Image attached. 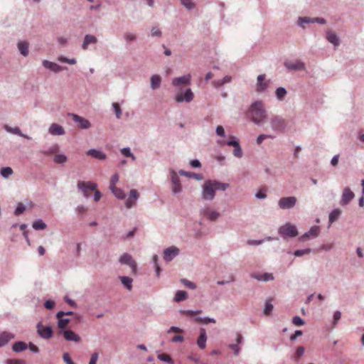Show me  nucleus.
I'll return each mask as SVG.
<instances>
[{
  "label": "nucleus",
  "mask_w": 364,
  "mask_h": 364,
  "mask_svg": "<svg viewBox=\"0 0 364 364\" xmlns=\"http://www.w3.org/2000/svg\"><path fill=\"white\" fill-rule=\"evenodd\" d=\"M272 128L275 131L282 132L286 127L284 119L279 117H274L271 120Z\"/></svg>",
  "instance_id": "11"
},
{
  "label": "nucleus",
  "mask_w": 364,
  "mask_h": 364,
  "mask_svg": "<svg viewBox=\"0 0 364 364\" xmlns=\"http://www.w3.org/2000/svg\"><path fill=\"white\" fill-rule=\"evenodd\" d=\"M287 94V91L283 87H279L276 90V95L279 100H282Z\"/></svg>",
  "instance_id": "47"
},
{
  "label": "nucleus",
  "mask_w": 364,
  "mask_h": 364,
  "mask_svg": "<svg viewBox=\"0 0 364 364\" xmlns=\"http://www.w3.org/2000/svg\"><path fill=\"white\" fill-rule=\"evenodd\" d=\"M56 318H58V327L60 328V331H65L70 322V319L65 316L64 311L58 312Z\"/></svg>",
  "instance_id": "9"
},
{
  "label": "nucleus",
  "mask_w": 364,
  "mask_h": 364,
  "mask_svg": "<svg viewBox=\"0 0 364 364\" xmlns=\"http://www.w3.org/2000/svg\"><path fill=\"white\" fill-rule=\"evenodd\" d=\"M49 132L52 135H63L65 134V130L62 126L53 123L49 128Z\"/></svg>",
  "instance_id": "22"
},
{
  "label": "nucleus",
  "mask_w": 364,
  "mask_h": 364,
  "mask_svg": "<svg viewBox=\"0 0 364 364\" xmlns=\"http://www.w3.org/2000/svg\"><path fill=\"white\" fill-rule=\"evenodd\" d=\"M87 154V155L100 160H105L107 157L104 153L96 149H90Z\"/></svg>",
  "instance_id": "28"
},
{
  "label": "nucleus",
  "mask_w": 364,
  "mask_h": 364,
  "mask_svg": "<svg viewBox=\"0 0 364 364\" xmlns=\"http://www.w3.org/2000/svg\"><path fill=\"white\" fill-rule=\"evenodd\" d=\"M273 310V305L272 304L271 300H268L266 301L264 309V314L265 315H269Z\"/></svg>",
  "instance_id": "45"
},
{
  "label": "nucleus",
  "mask_w": 364,
  "mask_h": 364,
  "mask_svg": "<svg viewBox=\"0 0 364 364\" xmlns=\"http://www.w3.org/2000/svg\"><path fill=\"white\" fill-rule=\"evenodd\" d=\"M178 254V249L175 247L167 248L164 250V259L170 262Z\"/></svg>",
  "instance_id": "16"
},
{
  "label": "nucleus",
  "mask_w": 364,
  "mask_h": 364,
  "mask_svg": "<svg viewBox=\"0 0 364 364\" xmlns=\"http://www.w3.org/2000/svg\"><path fill=\"white\" fill-rule=\"evenodd\" d=\"M179 173L182 176H185L188 178H194L198 181L201 180L203 178L200 174H198V173H192V172H187V171H182V170L179 171Z\"/></svg>",
  "instance_id": "36"
},
{
  "label": "nucleus",
  "mask_w": 364,
  "mask_h": 364,
  "mask_svg": "<svg viewBox=\"0 0 364 364\" xmlns=\"http://www.w3.org/2000/svg\"><path fill=\"white\" fill-rule=\"evenodd\" d=\"M191 75L188 74L182 77L174 78L172 81V84L174 87H178L180 85H189L191 83Z\"/></svg>",
  "instance_id": "17"
},
{
  "label": "nucleus",
  "mask_w": 364,
  "mask_h": 364,
  "mask_svg": "<svg viewBox=\"0 0 364 364\" xmlns=\"http://www.w3.org/2000/svg\"><path fill=\"white\" fill-rule=\"evenodd\" d=\"M13 173V170L10 167H4L1 169V175L4 178H8Z\"/></svg>",
  "instance_id": "44"
},
{
  "label": "nucleus",
  "mask_w": 364,
  "mask_h": 364,
  "mask_svg": "<svg viewBox=\"0 0 364 364\" xmlns=\"http://www.w3.org/2000/svg\"><path fill=\"white\" fill-rule=\"evenodd\" d=\"M207 336L205 330L202 328L200 331V336L197 340V344L200 349H204L206 346Z\"/></svg>",
  "instance_id": "24"
},
{
  "label": "nucleus",
  "mask_w": 364,
  "mask_h": 364,
  "mask_svg": "<svg viewBox=\"0 0 364 364\" xmlns=\"http://www.w3.org/2000/svg\"><path fill=\"white\" fill-rule=\"evenodd\" d=\"M355 195L349 188H345L343 192L341 205H347L353 198Z\"/></svg>",
  "instance_id": "14"
},
{
  "label": "nucleus",
  "mask_w": 364,
  "mask_h": 364,
  "mask_svg": "<svg viewBox=\"0 0 364 364\" xmlns=\"http://www.w3.org/2000/svg\"><path fill=\"white\" fill-rule=\"evenodd\" d=\"M33 228L35 230H44L46 228V225L41 220H38L33 223Z\"/></svg>",
  "instance_id": "43"
},
{
  "label": "nucleus",
  "mask_w": 364,
  "mask_h": 364,
  "mask_svg": "<svg viewBox=\"0 0 364 364\" xmlns=\"http://www.w3.org/2000/svg\"><path fill=\"white\" fill-rule=\"evenodd\" d=\"M201 311H191V310H186V311H182L181 313L184 315L189 316H194L198 314H200Z\"/></svg>",
  "instance_id": "58"
},
{
  "label": "nucleus",
  "mask_w": 364,
  "mask_h": 364,
  "mask_svg": "<svg viewBox=\"0 0 364 364\" xmlns=\"http://www.w3.org/2000/svg\"><path fill=\"white\" fill-rule=\"evenodd\" d=\"M113 108L115 111L116 117L117 119H120L122 114V110L120 109V106L117 102H114L112 104Z\"/></svg>",
  "instance_id": "51"
},
{
  "label": "nucleus",
  "mask_w": 364,
  "mask_h": 364,
  "mask_svg": "<svg viewBox=\"0 0 364 364\" xmlns=\"http://www.w3.org/2000/svg\"><path fill=\"white\" fill-rule=\"evenodd\" d=\"M158 358L162 361L167 362L169 363H173L172 358L168 354H166V353L160 354V355H159Z\"/></svg>",
  "instance_id": "49"
},
{
  "label": "nucleus",
  "mask_w": 364,
  "mask_h": 364,
  "mask_svg": "<svg viewBox=\"0 0 364 364\" xmlns=\"http://www.w3.org/2000/svg\"><path fill=\"white\" fill-rule=\"evenodd\" d=\"M43 65L45 68H46L55 73L60 72L63 70V68L60 67V65H58V64H56L55 63H53V62L48 61L47 60H45L43 61Z\"/></svg>",
  "instance_id": "23"
},
{
  "label": "nucleus",
  "mask_w": 364,
  "mask_h": 364,
  "mask_svg": "<svg viewBox=\"0 0 364 364\" xmlns=\"http://www.w3.org/2000/svg\"><path fill=\"white\" fill-rule=\"evenodd\" d=\"M139 196V194L136 190H135V189L131 190L129 196L126 201V207L127 208H131L135 204Z\"/></svg>",
  "instance_id": "19"
},
{
  "label": "nucleus",
  "mask_w": 364,
  "mask_h": 364,
  "mask_svg": "<svg viewBox=\"0 0 364 364\" xmlns=\"http://www.w3.org/2000/svg\"><path fill=\"white\" fill-rule=\"evenodd\" d=\"M269 80H266V75L262 74L258 75L257 79L256 91L262 92L264 91L269 86Z\"/></svg>",
  "instance_id": "10"
},
{
  "label": "nucleus",
  "mask_w": 364,
  "mask_h": 364,
  "mask_svg": "<svg viewBox=\"0 0 364 364\" xmlns=\"http://www.w3.org/2000/svg\"><path fill=\"white\" fill-rule=\"evenodd\" d=\"M341 210H338V209H336L334 210H333L331 213H330V215H329V221L330 223H333L334 221H336L338 218L339 217V215H341Z\"/></svg>",
  "instance_id": "39"
},
{
  "label": "nucleus",
  "mask_w": 364,
  "mask_h": 364,
  "mask_svg": "<svg viewBox=\"0 0 364 364\" xmlns=\"http://www.w3.org/2000/svg\"><path fill=\"white\" fill-rule=\"evenodd\" d=\"M193 97L194 95L193 92L190 88H188L186 90L184 94H183L182 92H178L175 97V100L177 102H190L193 100Z\"/></svg>",
  "instance_id": "7"
},
{
  "label": "nucleus",
  "mask_w": 364,
  "mask_h": 364,
  "mask_svg": "<svg viewBox=\"0 0 364 364\" xmlns=\"http://www.w3.org/2000/svg\"><path fill=\"white\" fill-rule=\"evenodd\" d=\"M296 203V198L294 196L281 198L278 205L281 209H289L293 208Z\"/></svg>",
  "instance_id": "5"
},
{
  "label": "nucleus",
  "mask_w": 364,
  "mask_h": 364,
  "mask_svg": "<svg viewBox=\"0 0 364 364\" xmlns=\"http://www.w3.org/2000/svg\"><path fill=\"white\" fill-rule=\"evenodd\" d=\"M112 193L119 199H124L125 198V194L124 191L117 187H114L110 188Z\"/></svg>",
  "instance_id": "37"
},
{
  "label": "nucleus",
  "mask_w": 364,
  "mask_h": 364,
  "mask_svg": "<svg viewBox=\"0 0 364 364\" xmlns=\"http://www.w3.org/2000/svg\"><path fill=\"white\" fill-rule=\"evenodd\" d=\"M235 139V136H231L230 140H228L226 142V144L229 146H233V147H235V146L239 144V142L237 141H236Z\"/></svg>",
  "instance_id": "59"
},
{
  "label": "nucleus",
  "mask_w": 364,
  "mask_h": 364,
  "mask_svg": "<svg viewBox=\"0 0 364 364\" xmlns=\"http://www.w3.org/2000/svg\"><path fill=\"white\" fill-rule=\"evenodd\" d=\"M233 154L237 158H241L242 156V151L240 144H237L234 147Z\"/></svg>",
  "instance_id": "48"
},
{
  "label": "nucleus",
  "mask_w": 364,
  "mask_h": 364,
  "mask_svg": "<svg viewBox=\"0 0 364 364\" xmlns=\"http://www.w3.org/2000/svg\"><path fill=\"white\" fill-rule=\"evenodd\" d=\"M26 210L25 205L23 203H18L17 208L15 210V214L18 215L23 213Z\"/></svg>",
  "instance_id": "54"
},
{
  "label": "nucleus",
  "mask_w": 364,
  "mask_h": 364,
  "mask_svg": "<svg viewBox=\"0 0 364 364\" xmlns=\"http://www.w3.org/2000/svg\"><path fill=\"white\" fill-rule=\"evenodd\" d=\"M304 353V348L302 346H299L297 348L294 356L296 360L299 359L301 355H303Z\"/></svg>",
  "instance_id": "55"
},
{
  "label": "nucleus",
  "mask_w": 364,
  "mask_h": 364,
  "mask_svg": "<svg viewBox=\"0 0 364 364\" xmlns=\"http://www.w3.org/2000/svg\"><path fill=\"white\" fill-rule=\"evenodd\" d=\"M318 23L321 24H324L326 23V20L322 18H310L307 17L301 18H300V25L302 26L303 23Z\"/></svg>",
  "instance_id": "26"
},
{
  "label": "nucleus",
  "mask_w": 364,
  "mask_h": 364,
  "mask_svg": "<svg viewBox=\"0 0 364 364\" xmlns=\"http://www.w3.org/2000/svg\"><path fill=\"white\" fill-rule=\"evenodd\" d=\"M121 153L126 157H130L133 161L136 159V157L132 154L129 148H123L121 149Z\"/></svg>",
  "instance_id": "46"
},
{
  "label": "nucleus",
  "mask_w": 364,
  "mask_h": 364,
  "mask_svg": "<svg viewBox=\"0 0 364 364\" xmlns=\"http://www.w3.org/2000/svg\"><path fill=\"white\" fill-rule=\"evenodd\" d=\"M232 80V77L229 75H226L225 77H223V79L222 80H215L213 82V85L215 87H220L221 86H223L224 84L225 83H228L231 81Z\"/></svg>",
  "instance_id": "31"
},
{
  "label": "nucleus",
  "mask_w": 364,
  "mask_h": 364,
  "mask_svg": "<svg viewBox=\"0 0 364 364\" xmlns=\"http://www.w3.org/2000/svg\"><path fill=\"white\" fill-rule=\"evenodd\" d=\"M119 181V176L118 174L115 173L110 178V184H109V189L112 188H114L116 186L117 183Z\"/></svg>",
  "instance_id": "50"
},
{
  "label": "nucleus",
  "mask_w": 364,
  "mask_h": 364,
  "mask_svg": "<svg viewBox=\"0 0 364 364\" xmlns=\"http://www.w3.org/2000/svg\"><path fill=\"white\" fill-rule=\"evenodd\" d=\"M98 360V353H93L91 355L89 364H96Z\"/></svg>",
  "instance_id": "64"
},
{
  "label": "nucleus",
  "mask_w": 364,
  "mask_h": 364,
  "mask_svg": "<svg viewBox=\"0 0 364 364\" xmlns=\"http://www.w3.org/2000/svg\"><path fill=\"white\" fill-rule=\"evenodd\" d=\"M161 83V77L157 75H154L151 77V86L152 89L155 90L158 88Z\"/></svg>",
  "instance_id": "35"
},
{
  "label": "nucleus",
  "mask_w": 364,
  "mask_h": 364,
  "mask_svg": "<svg viewBox=\"0 0 364 364\" xmlns=\"http://www.w3.org/2000/svg\"><path fill=\"white\" fill-rule=\"evenodd\" d=\"M55 301L51 300H48L45 302L44 306L47 309H52L55 306Z\"/></svg>",
  "instance_id": "63"
},
{
  "label": "nucleus",
  "mask_w": 364,
  "mask_h": 364,
  "mask_svg": "<svg viewBox=\"0 0 364 364\" xmlns=\"http://www.w3.org/2000/svg\"><path fill=\"white\" fill-rule=\"evenodd\" d=\"M292 323L296 326H302L304 321L299 316H294L292 319Z\"/></svg>",
  "instance_id": "57"
},
{
  "label": "nucleus",
  "mask_w": 364,
  "mask_h": 364,
  "mask_svg": "<svg viewBox=\"0 0 364 364\" xmlns=\"http://www.w3.org/2000/svg\"><path fill=\"white\" fill-rule=\"evenodd\" d=\"M187 299V293L185 291H178L176 293L174 300L176 301H181Z\"/></svg>",
  "instance_id": "38"
},
{
  "label": "nucleus",
  "mask_w": 364,
  "mask_h": 364,
  "mask_svg": "<svg viewBox=\"0 0 364 364\" xmlns=\"http://www.w3.org/2000/svg\"><path fill=\"white\" fill-rule=\"evenodd\" d=\"M69 115L73 117L75 122L78 123L81 129H88L90 127V123L87 119L75 114H70Z\"/></svg>",
  "instance_id": "13"
},
{
  "label": "nucleus",
  "mask_w": 364,
  "mask_h": 364,
  "mask_svg": "<svg viewBox=\"0 0 364 364\" xmlns=\"http://www.w3.org/2000/svg\"><path fill=\"white\" fill-rule=\"evenodd\" d=\"M181 282L188 288L191 289H195L196 288V284L191 282V281H188L187 279H181Z\"/></svg>",
  "instance_id": "52"
},
{
  "label": "nucleus",
  "mask_w": 364,
  "mask_h": 364,
  "mask_svg": "<svg viewBox=\"0 0 364 364\" xmlns=\"http://www.w3.org/2000/svg\"><path fill=\"white\" fill-rule=\"evenodd\" d=\"M326 39L330 43L333 44L335 46H338L339 45V39H338V36H336V34L334 32H333L331 31H328L326 32Z\"/></svg>",
  "instance_id": "27"
},
{
  "label": "nucleus",
  "mask_w": 364,
  "mask_h": 364,
  "mask_svg": "<svg viewBox=\"0 0 364 364\" xmlns=\"http://www.w3.org/2000/svg\"><path fill=\"white\" fill-rule=\"evenodd\" d=\"M171 181L173 191L175 193L180 192L181 191V186L179 181V178L175 172L172 173Z\"/></svg>",
  "instance_id": "20"
},
{
  "label": "nucleus",
  "mask_w": 364,
  "mask_h": 364,
  "mask_svg": "<svg viewBox=\"0 0 364 364\" xmlns=\"http://www.w3.org/2000/svg\"><path fill=\"white\" fill-rule=\"evenodd\" d=\"M181 3L188 10L193 9L196 6L193 0H181Z\"/></svg>",
  "instance_id": "42"
},
{
  "label": "nucleus",
  "mask_w": 364,
  "mask_h": 364,
  "mask_svg": "<svg viewBox=\"0 0 364 364\" xmlns=\"http://www.w3.org/2000/svg\"><path fill=\"white\" fill-rule=\"evenodd\" d=\"M124 38L127 41H132L136 39V36L131 33H127L124 34Z\"/></svg>",
  "instance_id": "62"
},
{
  "label": "nucleus",
  "mask_w": 364,
  "mask_h": 364,
  "mask_svg": "<svg viewBox=\"0 0 364 364\" xmlns=\"http://www.w3.org/2000/svg\"><path fill=\"white\" fill-rule=\"evenodd\" d=\"M77 188L82 192L85 197L88 198L90 196V191L95 190L97 185L90 181H79Z\"/></svg>",
  "instance_id": "4"
},
{
  "label": "nucleus",
  "mask_w": 364,
  "mask_h": 364,
  "mask_svg": "<svg viewBox=\"0 0 364 364\" xmlns=\"http://www.w3.org/2000/svg\"><path fill=\"white\" fill-rule=\"evenodd\" d=\"M14 338V336L9 332L4 331L0 334V347L5 346L8 342Z\"/></svg>",
  "instance_id": "25"
},
{
  "label": "nucleus",
  "mask_w": 364,
  "mask_h": 364,
  "mask_svg": "<svg viewBox=\"0 0 364 364\" xmlns=\"http://www.w3.org/2000/svg\"><path fill=\"white\" fill-rule=\"evenodd\" d=\"M27 348V345L24 342L18 341L13 345L12 349L15 352H21Z\"/></svg>",
  "instance_id": "33"
},
{
  "label": "nucleus",
  "mask_w": 364,
  "mask_h": 364,
  "mask_svg": "<svg viewBox=\"0 0 364 364\" xmlns=\"http://www.w3.org/2000/svg\"><path fill=\"white\" fill-rule=\"evenodd\" d=\"M284 65L288 70H298L304 69V64L299 60L287 61L284 63Z\"/></svg>",
  "instance_id": "18"
},
{
  "label": "nucleus",
  "mask_w": 364,
  "mask_h": 364,
  "mask_svg": "<svg viewBox=\"0 0 364 364\" xmlns=\"http://www.w3.org/2000/svg\"><path fill=\"white\" fill-rule=\"evenodd\" d=\"M120 281L123 284V285L129 290H131L132 288V279L129 277H119Z\"/></svg>",
  "instance_id": "34"
},
{
  "label": "nucleus",
  "mask_w": 364,
  "mask_h": 364,
  "mask_svg": "<svg viewBox=\"0 0 364 364\" xmlns=\"http://www.w3.org/2000/svg\"><path fill=\"white\" fill-rule=\"evenodd\" d=\"M229 185L215 181H206L203 186V198L205 200H213L217 190L225 191Z\"/></svg>",
  "instance_id": "2"
},
{
  "label": "nucleus",
  "mask_w": 364,
  "mask_h": 364,
  "mask_svg": "<svg viewBox=\"0 0 364 364\" xmlns=\"http://www.w3.org/2000/svg\"><path fill=\"white\" fill-rule=\"evenodd\" d=\"M4 128L5 129V130L8 132H10V133H12V134H17V135H19L21 136H23V137H25V138H27L28 139V136H26L24 134H23L21 132V130L19 129L18 127H14V128H12L8 125H4Z\"/></svg>",
  "instance_id": "32"
},
{
  "label": "nucleus",
  "mask_w": 364,
  "mask_h": 364,
  "mask_svg": "<svg viewBox=\"0 0 364 364\" xmlns=\"http://www.w3.org/2000/svg\"><path fill=\"white\" fill-rule=\"evenodd\" d=\"M195 321L197 323H205V324H208L209 323H215V320L214 318H208V317H205V318H200V317H196L195 318Z\"/></svg>",
  "instance_id": "40"
},
{
  "label": "nucleus",
  "mask_w": 364,
  "mask_h": 364,
  "mask_svg": "<svg viewBox=\"0 0 364 364\" xmlns=\"http://www.w3.org/2000/svg\"><path fill=\"white\" fill-rule=\"evenodd\" d=\"M279 233L284 238L287 237H294L298 235V231L295 225L291 223H286L279 228Z\"/></svg>",
  "instance_id": "3"
},
{
  "label": "nucleus",
  "mask_w": 364,
  "mask_h": 364,
  "mask_svg": "<svg viewBox=\"0 0 364 364\" xmlns=\"http://www.w3.org/2000/svg\"><path fill=\"white\" fill-rule=\"evenodd\" d=\"M6 364H26V361L21 359H8Z\"/></svg>",
  "instance_id": "53"
},
{
  "label": "nucleus",
  "mask_w": 364,
  "mask_h": 364,
  "mask_svg": "<svg viewBox=\"0 0 364 364\" xmlns=\"http://www.w3.org/2000/svg\"><path fill=\"white\" fill-rule=\"evenodd\" d=\"M311 252L310 249H305V250H298L294 252V255L296 257H300L305 254H309Z\"/></svg>",
  "instance_id": "56"
},
{
  "label": "nucleus",
  "mask_w": 364,
  "mask_h": 364,
  "mask_svg": "<svg viewBox=\"0 0 364 364\" xmlns=\"http://www.w3.org/2000/svg\"><path fill=\"white\" fill-rule=\"evenodd\" d=\"M97 42V38L95 36L92 35H86L84 39V42L82 43V48L86 50L87 46L90 43H95Z\"/></svg>",
  "instance_id": "29"
},
{
  "label": "nucleus",
  "mask_w": 364,
  "mask_h": 364,
  "mask_svg": "<svg viewBox=\"0 0 364 364\" xmlns=\"http://www.w3.org/2000/svg\"><path fill=\"white\" fill-rule=\"evenodd\" d=\"M203 213L205 217L213 221L218 219L220 216V213L218 212L209 208L204 209Z\"/></svg>",
  "instance_id": "21"
},
{
  "label": "nucleus",
  "mask_w": 364,
  "mask_h": 364,
  "mask_svg": "<svg viewBox=\"0 0 364 364\" xmlns=\"http://www.w3.org/2000/svg\"><path fill=\"white\" fill-rule=\"evenodd\" d=\"M119 262L122 264H127L132 269V271L134 274H136V262L132 259V256L127 253L123 254L120 258Z\"/></svg>",
  "instance_id": "6"
},
{
  "label": "nucleus",
  "mask_w": 364,
  "mask_h": 364,
  "mask_svg": "<svg viewBox=\"0 0 364 364\" xmlns=\"http://www.w3.org/2000/svg\"><path fill=\"white\" fill-rule=\"evenodd\" d=\"M59 334H63L67 341L74 342H79L80 341V337L71 330L60 331Z\"/></svg>",
  "instance_id": "12"
},
{
  "label": "nucleus",
  "mask_w": 364,
  "mask_h": 364,
  "mask_svg": "<svg viewBox=\"0 0 364 364\" xmlns=\"http://www.w3.org/2000/svg\"><path fill=\"white\" fill-rule=\"evenodd\" d=\"M58 149H59L58 146L55 145V146H53L52 147H50L48 151H46L45 152V154L47 155H50V154L56 153L58 151Z\"/></svg>",
  "instance_id": "60"
},
{
  "label": "nucleus",
  "mask_w": 364,
  "mask_h": 364,
  "mask_svg": "<svg viewBox=\"0 0 364 364\" xmlns=\"http://www.w3.org/2000/svg\"><path fill=\"white\" fill-rule=\"evenodd\" d=\"M320 232L319 227L318 226H313L311 228L309 231L308 232L304 233L303 235L301 236L300 240L301 241H306L310 237H316L318 235Z\"/></svg>",
  "instance_id": "15"
},
{
  "label": "nucleus",
  "mask_w": 364,
  "mask_h": 364,
  "mask_svg": "<svg viewBox=\"0 0 364 364\" xmlns=\"http://www.w3.org/2000/svg\"><path fill=\"white\" fill-rule=\"evenodd\" d=\"M247 116L256 124L264 122L267 117V114L262 102H253L248 109Z\"/></svg>",
  "instance_id": "1"
},
{
  "label": "nucleus",
  "mask_w": 364,
  "mask_h": 364,
  "mask_svg": "<svg viewBox=\"0 0 364 364\" xmlns=\"http://www.w3.org/2000/svg\"><path fill=\"white\" fill-rule=\"evenodd\" d=\"M37 331L41 337L48 339L53 336V330L50 326H43L41 323L37 325Z\"/></svg>",
  "instance_id": "8"
},
{
  "label": "nucleus",
  "mask_w": 364,
  "mask_h": 364,
  "mask_svg": "<svg viewBox=\"0 0 364 364\" xmlns=\"http://www.w3.org/2000/svg\"><path fill=\"white\" fill-rule=\"evenodd\" d=\"M53 160L56 164H64L67 161V156L64 154H56L55 155Z\"/></svg>",
  "instance_id": "41"
},
{
  "label": "nucleus",
  "mask_w": 364,
  "mask_h": 364,
  "mask_svg": "<svg viewBox=\"0 0 364 364\" xmlns=\"http://www.w3.org/2000/svg\"><path fill=\"white\" fill-rule=\"evenodd\" d=\"M18 48L20 53L23 56H27L28 54V43L26 41H21L18 43Z\"/></svg>",
  "instance_id": "30"
},
{
  "label": "nucleus",
  "mask_w": 364,
  "mask_h": 364,
  "mask_svg": "<svg viewBox=\"0 0 364 364\" xmlns=\"http://www.w3.org/2000/svg\"><path fill=\"white\" fill-rule=\"evenodd\" d=\"M258 279H262L264 281H269L272 280L274 279L273 275L272 274H264V275L261 276L260 277H257Z\"/></svg>",
  "instance_id": "61"
}]
</instances>
